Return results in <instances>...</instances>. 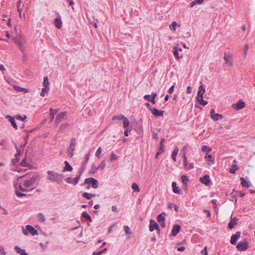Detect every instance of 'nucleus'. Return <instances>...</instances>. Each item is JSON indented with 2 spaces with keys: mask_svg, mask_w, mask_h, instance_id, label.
Here are the masks:
<instances>
[{
  "mask_svg": "<svg viewBox=\"0 0 255 255\" xmlns=\"http://www.w3.org/2000/svg\"><path fill=\"white\" fill-rule=\"evenodd\" d=\"M49 88L44 87L42 89L41 93L40 95L42 97H44L45 96V94L47 93L49 90Z\"/></svg>",
  "mask_w": 255,
  "mask_h": 255,
  "instance_id": "obj_41",
  "label": "nucleus"
},
{
  "mask_svg": "<svg viewBox=\"0 0 255 255\" xmlns=\"http://www.w3.org/2000/svg\"><path fill=\"white\" fill-rule=\"evenodd\" d=\"M180 229V226L178 225H174L173 226V228L171 231V235L173 236H175L176 235H177L178 233L179 232Z\"/></svg>",
  "mask_w": 255,
  "mask_h": 255,
  "instance_id": "obj_19",
  "label": "nucleus"
},
{
  "mask_svg": "<svg viewBox=\"0 0 255 255\" xmlns=\"http://www.w3.org/2000/svg\"><path fill=\"white\" fill-rule=\"evenodd\" d=\"M192 88L191 86H188L187 88V93L191 94L192 93Z\"/></svg>",
  "mask_w": 255,
  "mask_h": 255,
  "instance_id": "obj_63",
  "label": "nucleus"
},
{
  "mask_svg": "<svg viewBox=\"0 0 255 255\" xmlns=\"http://www.w3.org/2000/svg\"><path fill=\"white\" fill-rule=\"evenodd\" d=\"M125 118V116L122 115H119L117 116H115L112 118L113 121H116V120H123V119Z\"/></svg>",
  "mask_w": 255,
  "mask_h": 255,
  "instance_id": "obj_37",
  "label": "nucleus"
},
{
  "mask_svg": "<svg viewBox=\"0 0 255 255\" xmlns=\"http://www.w3.org/2000/svg\"><path fill=\"white\" fill-rule=\"evenodd\" d=\"M67 115L66 112H61L57 115L55 119V124L57 126L62 121H63Z\"/></svg>",
  "mask_w": 255,
  "mask_h": 255,
  "instance_id": "obj_11",
  "label": "nucleus"
},
{
  "mask_svg": "<svg viewBox=\"0 0 255 255\" xmlns=\"http://www.w3.org/2000/svg\"><path fill=\"white\" fill-rule=\"evenodd\" d=\"M124 229L127 235H129L131 234V232L129 231V228L128 226H124Z\"/></svg>",
  "mask_w": 255,
  "mask_h": 255,
  "instance_id": "obj_51",
  "label": "nucleus"
},
{
  "mask_svg": "<svg viewBox=\"0 0 255 255\" xmlns=\"http://www.w3.org/2000/svg\"><path fill=\"white\" fill-rule=\"evenodd\" d=\"M13 40L14 41V42L17 44V45L19 46V47L20 48V49L21 50H23V45L21 41L18 40V39L17 38H13Z\"/></svg>",
  "mask_w": 255,
  "mask_h": 255,
  "instance_id": "obj_35",
  "label": "nucleus"
},
{
  "mask_svg": "<svg viewBox=\"0 0 255 255\" xmlns=\"http://www.w3.org/2000/svg\"><path fill=\"white\" fill-rule=\"evenodd\" d=\"M245 106V103L242 101V100H240L238 103L233 104L232 107L235 109L240 110L244 108Z\"/></svg>",
  "mask_w": 255,
  "mask_h": 255,
  "instance_id": "obj_14",
  "label": "nucleus"
},
{
  "mask_svg": "<svg viewBox=\"0 0 255 255\" xmlns=\"http://www.w3.org/2000/svg\"><path fill=\"white\" fill-rule=\"evenodd\" d=\"M82 216L84 218L87 219L90 221H92V219L91 216L88 214V213L86 211H84L82 213Z\"/></svg>",
  "mask_w": 255,
  "mask_h": 255,
  "instance_id": "obj_42",
  "label": "nucleus"
},
{
  "mask_svg": "<svg viewBox=\"0 0 255 255\" xmlns=\"http://www.w3.org/2000/svg\"><path fill=\"white\" fill-rule=\"evenodd\" d=\"M177 23L176 21H173L172 24L170 25V29L175 31L176 30Z\"/></svg>",
  "mask_w": 255,
  "mask_h": 255,
  "instance_id": "obj_49",
  "label": "nucleus"
},
{
  "mask_svg": "<svg viewBox=\"0 0 255 255\" xmlns=\"http://www.w3.org/2000/svg\"><path fill=\"white\" fill-rule=\"evenodd\" d=\"M212 150L211 148L208 147L207 145H203L202 146V151L203 152H209Z\"/></svg>",
  "mask_w": 255,
  "mask_h": 255,
  "instance_id": "obj_47",
  "label": "nucleus"
},
{
  "mask_svg": "<svg viewBox=\"0 0 255 255\" xmlns=\"http://www.w3.org/2000/svg\"><path fill=\"white\" fill-rule=\"evenodd\" d=\"M21 0H18L17 2V11L19 12V17L21 18V13L23 10L25 12H27L29 9V5L28 3H23L21 5Z\"/></svg>",
  "mask_w": 255,
  "mask_h": 255,
  "instance_id": "obj_5",
  "label": "nucleus"
},
{
  "mask_svg": "<svg viewBox=\"0 0 255 255\" xmlns=\"http://www.w3.org/2000/svg\"><path fill=\"white\" fill-rule=\"evenodd\" d=\"M205 92V89L204 88L203 85L199 86L197 92L196 99L197 102L201 105L205 106L208 104L207 101L203 100V95Z\"/></svg>",
  "mask_w": 255,
  "mask_h": 255,
  "instance_id": "obj_3",
  "label": "nucleus"
},
{
  "mask_svg": "<svg viewBox=\"0 0 255 255\" xmlns=\"http://www.w3.org/2000/svg\"><path fill=\"white\" fill-rule=\"evenodd\" d=\"M201 253L203 255H208L207 247L204 248L203 250L201 251Z\"/></svg>",
  "mask_w": 255,
  "mask_h": 255,
  "instance_id": "obj_55",
  "label": "nucleus"
},
{
  "mask_svg": "<svg viewBox=\"0 0 255 255\" xmlns=\"http://www.w3.org/2000/svg\"><path fill=\"white\" fill-rule=\"evenodd\" d=\"M85 183L91 185L92 187L93 188H97L98 187V180L92 177L86 178L85 180Z\"/></svg>",
  "mask_w": 255,
  "mask_h": 255,
  "instance_id": "obj_7",
  "label": "nucleus"
},
{
  "mask_svg": "<svg viewBox=\"0 0 255 255\" xmlns=\"http://www.w3.org/2000/svg\"><path fill=\"white\" fill-rule=\"evenodd\" d=\"M238 169L237 166L236 164H233L232 168L230 169V172L231 173H235Z\"/></svg>",
  "mask_w": 255,
  "mask_h": 255,
  "instance_id": "obj_46",
  "label": "nucleus"
},
{
  "mask_svg": "<svg viewBox=\"0 0 255 255\" xmlns=\"http://www.w3.org/2000/svg\"><path fill=\"white\" fill-rule=\"evenodd\" d=\"M37 218L41 222H44L45 221V216L42 213H39L37 215Z\"/></svg>",
  "mask_w": 255,
  "mask_h": 255,
  "instance_id": "obj_40",
  "label": "nucleus"
},
{
  "mask_svg": "<svg viewBox=\"0 0 255 255\" xmlns=\"http://www.w3.org/2000/svg\"><path fill=\"white\" fill-rule=\"evenodd\" d=\"M80 178V175H79V176H77L76 177H75V178L73 179V184L74 185H76L78 183Z\"/></svg>",
  "mask_w": 255,
  "mask_h": 255,
  "instance_id": "obj_54",
  "label": "nucleus"
},
{
  "mask_svg": "<svg viewBox=\"0 0 255 255\" xmlns=\"http://www.w3.org/2000/svg\"><path fill=\"white\" fill-rule=\"evenodd\" d=\"M117 159V156L114 153H112L110 156V160L113 161Z\"/></svg>",
  "mask_w": 255,
  "mask_h": 255,
  "instance_id": "obj_57",
  "label": "nucleus"
},
{
  "mask_svg": "<svg viewBox=\"0 0 255 255\" xmlns=\"http://www.w3.org/2000/svg\"><path fill=\"white\" fill-rule=\"evenodd\" d=\"M149 110L151 111L152 114L155 117H160L163 116V111L158 110L155 108H150Z\"/></svg>",
  "mask_w": 255,
  "mask_h": 255,
  "instance_id": "obj_15",
  "label": "nucleus"
},
{
  "mask_svg": "<svg viewBox=\"0 0 255 255\" xmlns=\"http://www.w3.org/2000/svg\"><path fill=\"white\" fill-rule=\"evenodd\" d=\"M129 121L128 119L125 117V118L123 119V127L125 128H127V127L129 125Z\"/></svg>",
  "mask_w": 255,
  "mask_h": 255,
  "instance_id": "obj_38",
  "label": "nucleus"
},
{
  "mask_svg": "<svg viewBox=\"0 0 255 255\" xmlns=\"http://www.w3.org/2000/svg\"><path fill=\"white\" fill-rule=\"evenodd\" d=\"M6 119L8 120V121L10 123L11 126L15 129H17V126L15 121V120L13 118L11 117L10 116L7 115L6 117Z\"/></svg>",
  "mask_w": 255,
  "mask_h": 255,
  "instance_id": "obj_21",
  "label": "nucleus"
},
{
  "mask_svg": "<svg viewBox=\"0 0 255 255\" xmlns=\"http://www.w3.org/2000/svg\"><path fill=\"white\" fill-rule=\"evenodd\" d=\"M249 245L248 242H240L237 246V248L240 251H244L248 249Z\"/></svg>",
  "mask_w": 255,
  "mask_h": 255,
  "instance_id": "obj_12",
  "label": "nucleus"
},
{
  "mask_svg": "<svg viewBox=\"0 0 255 255\" xmlns=\"http://www.w3.org/2000/svg\"><path fill=\"white\" fill-rule=\"evenodd\" d=\"M131 188L134 191H136L137 192H139L140 191L139 187H138V185L135 183H133L131 184Z\"/></svg>",
  "mask_w": 255,
  "mask_h": 255,
  "instance_id": "obj_39",
  "label": "nucleus"
},
{
  "mask_svg": "<svg viewBox=\"0 0 255 255\" xmlns=\"http://www.w3.org/2000/svg\"><path fill=\"white\" fill-rule=\"evenodd\" d=\"M49 82L48 80V78L47 76H45L44 77L43 82V86L44 87L46 88H49Z\"/></svg>",
  "mask_w": 255,
  "mask_h": 255,
  "instance_id": "obj_32",
  "label": "nucleus"
},
{
  "mask_svg": "<svg viewBox=\"0 0 255 255\" xmlns=\"http://www.w3.org/2000/svg\"><path fill=\"white\" fill-rule=\"evenodd\" d=\"M241 181V185L243 187L249 188L250 187L251 183L250 181L248 180L247 178L241 177L240 178Z\"/></svg>",
  "mask_w": 255,
  "mask_h": 255,
  "instance_id": "obj_17",
  "label": "nucleus"
},
{
  "mask_svg": "<svg viewBox=\"0 0 255 255\" xmlns=\"http://www.w3.org/2000/svg\"><path fill=\"white\" fill-rule=\"evenodd\" d=\"M90 156V153L89 152L87 154H86V155H85V161H84V162H83V169H85V168H86V164L88 162V161L89 160Z\"/></svg>",
  "mask_w": 255,
  "mask_h": 255,
  "instance_id": "obj_29",
  "label": "nucleus"
},
{
  "mask_svg": "<svg viewBox=\"0 0 255 255\" xmlns=\"http://www.w3.org/2000/svg\"><path fill=\"white\" fill-rule=\"evenodd\" d=\"M58 110L57 109H53L52 108L50 109V117H51V121H53L55 117V115L57 113Z\"/></svg>",
  "mask_w": 255,
  "mask_h": 255,
  "instance_id": "obj_28",
  "label": "nucleus"
},
{
  "mask_svg": "<svg viewBox=\"0 0 255 255\" xmlns=\"http://www.w3.org/2000/svg\"><path fill=\"white\" fill-rule=\"evenodd\" d=\"M181 180L183 183L185 185H186L187 184L189 180L188 177L185 175H182L181 176Z\"/></svg>",
  "mask_w": 255,
  "mask_h": 255,
  "instance_id": "obj_44",
  "label": "nucleus"
},
{
  "mask_svg": "<svg viewBox=\"0 0 255 255\" xmlns=\"http://www.w3.org/2000/svg\"><path fill=\"white\" fill-rule=\"evenodd\" d=\"M238 219L236 217H231V220L228 224V227L230 229H232L235 225L237 224Z\"/></svg>",
  "mask_w": 255,
  "mask_h": 255,
  "instance_id": "obj_20",
  "label": "nucleus"
},
{
  "mask_svg": "<svg viewBox=\"0 0 255 255\" xmlns=\"http://www.w3.org/2000/svg\"><path fill=\"white\" fill-rule=\"evenodd\" d=\"M16 119L17 120H20V121H24V119H26V117H25L23 118V117H21V116H16Z\"/></svg>",
  "mask_w": 255,
  "mask_h": 255,
  "instance_id": "obj_62",
  "label": "nucleus"
},
{
  "mask_svg": "<svg viewBox=\"0 0 255 255\" xmlns=\"http://www.w3.org/2000/svg\"><path fill=\"white\" fill-rule=\"evenodd\" d=\"M205 158L206 160L208 162H211L212 163H214V160L212 159V157L211 155H207L205 156Z\"/></svg>",
  "mask_w": 255,
  "mask_h": 255,
  "instance_id": "obj_50",
  "label": "nucleus"
},
{
  "mask_svg": "<svg viewBox=\"0 0 255 255\" xmlns=\"http://www.w3.org/2000/svg\"><path fill=\"white\" fill-rule=\"evenodd\" d=\"M149 230L150 232L153 231L154 230H156L159 231V227L158 224L153 220H150L149 225Z\"/></svg>",
  "mask_w": 255,
  "mask_h": 255,
  "instance_id": "obj_10",
  "label": "nucleus"
},
{
  "mask_svg": "<svg viewBox=\"0 0 255 255\" xmlns=\"http://www.w3.org/2000/svg\"><path fill=\"white\" fill-rule=\"evenodd\" d=\"M165 142V139L164 138H162L161 140V142H160V148H163L164 147V143Z\"/></svg>",
  "mask_w": 255,
  "mask_h": 255,
  "instance_id": "obj_61",
  "label": "nucleus"
},
{
  "mask_svg": "<svg viewBox=\"0 0 255 255\" xmlns=\"http://www.w3.org/2000/svg\"><path fill=\"white\" fill-rule=\"evenodd\" d=\"M65 166L63 169V171H72L73 170V167L70 165L69 162L67 161H64Z\"/></svg>",
  "mask_w": 255,
  "mask_h": 255,
  "instance_id": "obj_23",
  "label": "nucleus"
},
{
  "mask_svg": "<svg viewBox=\"0 0 255 255\" xmlns=\"http://www.w3.org/2000/svg\"><path fill=\"white\" fill-rule=\"evenodd\" d=\"M183 164L185 168L188 170L192 169L194 167L193 162H189L188 161L185 152L183 153Z\"/></svg>",
  "mask_w": 255,
  "mask_h": 255,
  "instance_id": "obj_8",
  "label": "nucleus"
},
{
  "mask_svg": "<svg viewBox=\"0 0 255 255\" xmlns=\"http://www.w3.org/2000/svg\"><path fill=\"white\" fill-rule=\"evenodd\" d=\"M80 178V175H79V176H77L76 177H75V178L73 179V184L74 185H76L78 183Z\"/></svg>",
  "mask_w": 255,
  "mask_h": 255,
  "instance_id": "obj_53",
  "label": "nucleus"
},
{
  "mask_svg": "<svg viewBox=\"0 0 255 255\" xmlns=\"http://www.w3.org/2000/svg\"><path fill=\"white\" fill-rule=\"evenodd\" d=\"M98 170L97 167L96 166L95 163H93L91 166V169L89 171L90 174H94Z\"/></svg>",
  "mask_w": 255,
  "mask_h": 255,
  "instance_id": "obj_34",
  "label": "nucleus"
},
{
  "mask_svg": "<svg viewBox=\"0 0 255 255\" xmlns=\"http://www.w3.org/2000/svg\"><path fill=\"white\" fill-rule=\"evenodd\" d=\"M14 249L15 251L20 255H28V254L24 250L21 249L18 246H15Z\"/></svg>",
  "mask_w": 255,
  "mask_h": 255,
  "instance_id": "obj_22",
  "label": "nucleus"
},
{
  "mask_svg": "<svg viewBox=\"0 0 255 255\" xmlns=\"http://www.w3.org/2000/svg\"><path fill=\"white\" fill-rule=\"evenodd\" d=\"M163 148H159L158 151L156 153V157H157L160 154L163 152Z\"/></svg>",
  "mask_w": 255,
  "mask_h": 255,
  "instance_id": "obj_59",
  "label": "nucleus"
},
{
  "mask_svg": "<svg viewBox=\"0 0 255 255\" xmlns=\"http://www.w3.org/2000/svg\"><path fill=\"white\" fill-rule=\"evenodd\" d=\"M152 134H153V138H154L155 139H158V136L157 133L156 132H155V131H153Z\"/></svg>",
  "mask_w": 255,
  "mask_h": 255,
  "instance_id": "obj_64",
  "label": "nucleus"
},
{
  "mask_svg": "<svg viewBox=\"0 0 255 255\" xmlns=\"http://www.w3.org/2000/svg\"><path fill=\"white\" fill-rule=\"evenodd\" d=\"M211 118L214 121H217L220 119H222L223 117L222 115L216 114L213 115Z\"/></svg>",
  "mask_w": 255,
  "mask_h": 255,
  "instance_id": "obj_30",
  "label": "nucleus"
},
{
  "mask_svg": "<svg viewBox=\"0 0 255 255\" xmlns=\"http://www.w3.org/2000/svg\"><path fill=\"white\" fill-rule=\"evenodd\" d=\"M174 85H172L168 90V93L169 94H172L173 92L174 89Z\"/></svg>",
  "mask_w": 255,
  "mask_h": 255,
  "instance_id": "obj_60",
  "label": "nucleus"
},
{
  "mask_svg": "<svg viewBox=\"0 0 255 255\" xmlns=\"http://www.w3.org/2000/svg\"><path fill=\"white\" fill-rule=\"evenodd\" d=\"M0 254H1V255H6L4 249L2 246H0Z\"/></svg>",
  "mask_w": 255,
  "mask_h": 255,
  "instance_id": "obj_58",
  "label": "nucleus"
},
{
  "mask_svg": "<svg viewBox=\"0 0 255 255\" xmlns=\"http://www.w3.org/2000/svg\"><path fill=\"white\" fill-rule=\"evenodd\" d=\"M203 1H204V0H195L192 1L190 4V6L191 7H192L194 5H195L197 4H201L203 2Z\"/></svg>",
  "mask_w": 255,
  "mask_h": 255,
  "instance_id": "obj_31",
  "label": "nucleus"
},
{
  "mask_svg": "<svg viewBox=\"0 0 255 255\" xmlns=\"http://www.w3.org/2000/svg\"><path fill=\"white\" fill-rule=\"evenodd\" d=\"M172 186L173 188V191L174 193L176 194H180V189L178 187L176 186V183L175 182H173L172 183Z\"/></svg>",
  "mask_w": 255,
  "mask_h": 255,
  "instance_id": "obj_24",
  "label": "nucleus"
},
{
  "mask_svg": "<svg viewBox=\"0 0 255 255\" xmlns=\"http://www.w3.org/2000/svg\"><path fill=\"white\" fill-rule=\"evenodd\" d=\"M165 213L163 212L157 216V219L159 223L165 221Z\"/></svg>",
  "mask_w": 255,
  "mask_h": 255,
  "instance_id": "obj_26",
  "label": "nucleus"
},
{
  "mask_svg": "<svg viewBox=\"0 0 255 255\" xmlns=\"http://www.w3.org/2000/svg\"><path fill=\"white\" fill-rule=\"evenodd\" d=\"M143 98H144L145 100H147L148 101L151 102V103H153V104H155V100H154V99H153V98H152L150 97V95H144V96L143 97Z\"/></svg>",
  "mask_w": 255,
  "mask_h": 255,
  "instance_id": "obj_33",
  "label": "nucleus"
},
{
  "mask_svg": "<svg viewBox=\"0 0 255 255\" xmlns=\"http://www.w3.org/2000/svg\"><path fill=\"white\" fill-rule=\"evenodd\" d=\"M173 53L174 56L177 59H179L182 57V56H179L178 54V51L177 50V48H173Z\"/></svg>",
  "mask_w": 255,
  "mask_h": 255,
  "instance_id": "obj_45",
  "label": "nucleus"
},
{
  "mask_svg": "<svg viewBox=\"0 0 255 255\" xmlns=\"http://www.w3.org/2000/svg\"><path fill=\"white\" fill-rule=\"evenodd\" d=\"M65 181L69 184H73V179L71 177H68L65 179Z\"/></svg>",
  "mask_w": 255,
  "mask_h": 255,
  "instance_id": "obj_56",
  "label": "nucleus"
},
{
  "mask_svg": "<svg viewBox=\"0 0 255 255\" xmlns=\"http://www.w3.org/2000/svg\"><path fill=\"white\" fill-rule=\"evenodd\" d=\"M224 60L225 61V64L227 66H231L233 65V59L232 55L230 54L225 53L224 56Z\"/></svg>",
  "mask_w": 255,
  "mask_h": 255,
  "instance_id": "obj_9",
  "label": "nucleus"
},
{
  "mask_svg": "<svg viewBox=\"0 0 255 255\" xmlns=\"http://www.w3.org/2000/svg\"><path fill=\"white\" fill-rule=\"evenodd\" d=\"M241 236V232L238 231L234 235L231 236L230 243L232 245H236L237 244V241L240 238Z\"/></svg>",
  "mask_w": 255,
  "mask_h": 255,
  "instance_id": "obj_13",
  "label": "nucleus"
},
{
  "mask_svg": "<svg viewBox=\"0 0 255 255\" xmlns=\"http://www.w3.org/2000/svg\"><path fill=\"white\" fill-rule=\"evenodd\" d=\"M22 233L24 235H27L28 232L32 235H37L38 234V232L32 226L30 225H27L26 226V229L22 226Z\"/></svg>",
  "mask_w": 255,
  "mask_h": 255,
  "instance_id": "obj_6",
  "label": "nucleus"
},
{
  "mask_svg": "<svg viewBox=\"0 0 255 255\" xmlns=\"http://www.w3.org/2000/svg\"><path fill=\"white\" fill-rule=\"evenodd\" d=\"M21 165L23 167H28L29 166V164L26 162V159L25 158L22 160L21 162Z\"/></svg>",
  "mask_w": 255,
  "mask_h": 255,
  "instance_id": "obj_52",
  "label": "nucleus"
},
{
  "mask_svg": "<svg viewBox=\"0 0 255 255\" xmlns=\"http://www.w3.org/2000/svg\"><path fill=\"white\" fill-rule=\"evenodd\" d=\"M82 196L87 199H90L92 197H95L96 196V194L85 192L82 194Z\"/></svg>",
  "mask_w": 255,
  "mask_h": 255,
  "instance_id": "obj_27",
  "label": "nucleus"
},
{
  "mask_svg": "<svg viewBox=\"0 0 255 255\" xmlns=\"http://www.w3.org/2000/svg\"><path fill=\"white\" fill-rule=\"evenodd\" d=\"M201 182L205 184L206 185H209L211 182L210 178L209 175H205L203 177L200 178Z\"/></svg>",
  "mask_w": 255,
  "mask_h": 255,
  "instance_id": "obj_18",
  "label": "nucleus"
},
{
  "mask_svg": "<svg viewBox=\"0 0 255 255\" xmlns=\"http://www.w3.org/2000/svg\"><path fill=\"white\" fill-rule=\"evenodd\" d=\"M77 144L76 139L73 137L71 139L70 143L67 148V153L69 157H72L74 155V151L75 149L76 145Z\"/></svg>",
  "mask_w": 255,
  "mask_h": 255,
  "instance_id": "obj_4",
  "label": "nucleus"
},
{
  "mask_svg": "<svg viewBox=\"0 0 255 255\" xmlns=\"http://www.w3.org/2000/svg\"><path fill=\"white\" fill-rule=\"evenodd\" d=\"M69 127V124H68V123H64V124H62L60 126V127L59 128V130L61 131H63L65 129H66L67 128H68Z\"/></svg>",
  "mask_w": 255,
  "mask_h": 255,
  "instance_id": "obj_36",
  "label": "nucleus"
},
{
  "mask_svg": "<svg viewBox=\"0 0 255 255\" xmlns=\"http://www.w3.org/2000/svg\"><path fill=\"white\" fill-rule=\"evenodd\" d=\"M36 180L35 176L32 177L30 179L20 183L18 185L14 184L15 193L18 197L26 196V194L22 192L31 191L35 188L33 187Z\"/></svg>",
  "mask_w": 255,
  "mask_h": 255,
  "instance_id": "obj_1",
  "label": "nucleus"
},
{
  "mask_svg": "<svg viewBox=\"0 0 255 255\" xmlns=\"http://www.w3.org/2000/svg\"><path fill=\"white\" fill-rule=\"evenodd\" d=\"M102 149L101 147H99L96 152V155L98 158L101 157V154L102 153Z\"/></svg>",
  "mask_w": 255,
  "mask_h": 255,
  "instance_id": "obj_48",
  "label": "nucleus"
},
{
  "mask_svg": "<svg viewBox=\"0 0 255 255\" xmlns=\"http://www.w3.org/2000/svg\"><path fill=\"white\" fill-rule=\"evenodd\" d=\"M54 23L55 26L58 29H60L61 28L62 25V22L61 20V17L60 14H58L57 18L55 19Z\"/></svg>",
  "mask_w": 255,
  "mask_h": 255,
  "instance_id": "obj_16",
  "label": "nucleus"
},
{
  "mask_svg": "<svg viewBox=\"0 0 255 255\" xmlns=\"http://www.w3.org/2000/svg\"><path fill=\"white\" fill-rule=\"evenodd\" d=\"M47 179L51 182H56L58 184L62 183V178L64 175L54 171L48 170L47 171Z\"/></svg>",
  "mask_w": 255,
  "mask_h": 255,
  "instance_id": "obj_2",
  "label": "nucleus"
},
{
  "mask_svg": "<svg viewBox=\"0 0 255 255\" xmlns=\"http://www.w3.org/2000/svg\"><path fill=\"white\" fill-rule=\"evenodd\" d=\"M178 151H179V149L178 148L176 147L173 150V151H172V154H171V157H172V159L175 161L176 162V157L178 153Z\"/></svg>",
  "mask_w": 255,
  "mask_h": 255,
  "instance_id": "obj_25",
  "label": "nucleus"
},
{
  "mask_svg": "<svg viewBox=\"0 0 255 255\" xmlns=\"http://www.w3.org/2000/svg\"><path fill=\"white\" fill-rule=\"evenodd\" d=\"M105 166H106V161H105V160L102 161V162L100 163V164L98 166H97L98 170V169H100V170L104 169V168L105 167Z\"/></svg>",
  "mask_w": 255,
  "mask_h": 255,
  "instance_id": "obj_43",
  "label": "nucleus"
}]
</instances>
